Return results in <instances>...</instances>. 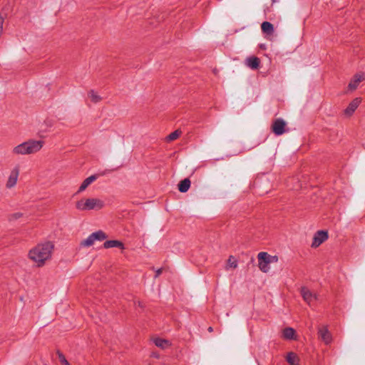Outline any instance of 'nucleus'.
Here are the masks:
<instances>
[{"label": "nucleus", "instance_id": "nucleus-1", "mask_svg": "<svg viewBox=\"0 0 365 365\" xmlns=\"http://www.w3.org/2000/svg\"><path fill=\"white\" fill-rule=\"evenodd\" d=\"M54 250L51 241L38 243L29 252V258L38 267H43L50 260Z\"/></svg>", "mask_w": 365, "mask_h": 365}, {"label": "nucleus", "instance_id": "nucleus-2", "mask_svg": "<svg viewBox=\"0 0 365 365\" xmlns=\"http://www.w3.org/2000/svg\"><path fill=\"white\" fill-rule=\"evenodd\" d=\"M43 145V140L29 139L14 146L11 153L14 156L33 155L39 152Z\"/></svg>", "mask_w": 365, "mask_h": 365}, {"label": "nucleus", "instance_id": "nucleus-3", "mask_svg": "<svg viewBox=\"0 0 365 365\" xmlns=\"http://www.w3.org/2000/svg\"><path fill=\"white\" fill-rule=\"evenodd\" d=\"M105 207V202L97 197H82L75 203V207L80 212L100 210Z\"/></svg>", "mask_w": 365, "mask_h": 365}, {"label": "nucleus", "instance_id": "nucleus-4", "mask_svg": "<svg viewBox=\"0 0 365 365\" xmlns=\"http://www.w3.org/2000/svg\"><path fill=\"white\" fill-rule=\"evenodd\" d=\"M107 238L106 234L102 230L91 234L86 239L81 242V245L83 247H91L96 241H103Z\"/></svg>", "mask_w": 365, "mask_h": 365}, {"label": "nucleus", "instance_id": "nucleus-5", "mask_svg": "<svg viewBox=\"0 0 365 365\" xmlns=\"http://www.w3.org/2000/svg\"><path fill=\"white\" fill-rule=\"evenodd\" d=\"M19 175V168L18 166L14 167L10 172L6 180V187L11 189L16 186Z\"/></svg>", "mask_w": 365, "mask_h": 365}, {"label": "nucleus", "instance_id": "nucleus-6", "mask_svg": "<svg viewBox=\"0 0 365 365\" xmlns=\"http://www.w3.org/2000/svg\"><path fill=\"white\" fill-rule=\"evenodd\" d=\"M258 258V267L259 269L263 272H267L269 269L270 261L268 260L267 252H261L257 255Z\"/></svg>", "mask_w": 365, "mask_h": 365}, {"label": "nucleus", "instance_id": "nucleus-7", "mask_svg": "<svg viewBox=\"0 0 365 365\" xmlns=\"http://www.w3.org/2000/svg\"><path fill=\"white\" fill-rule=\"evenodd\" d=\"M301 295L305 302L311 305V304L317 299V295L315 292H312L306 287H302L300 289Z\"/></svg>", "mask_w": 365, "mask_h": 365}, {"label": "nucleus", "instance_id": "nucleus-8", "mask_svg": "<svg viewBox=\"0 0 365 365\" xmlns=\"http://www.w3.org/2000/svg\"><path fill=\"white\" fill-rule=\"evenodd\" d=\"M328 239V233L327 231L319 230L317 231L313 237V241L312 243V247H318L320 245H322L324 242H325Z\"/></svg>", "mask_w": 365, "mask_h": 365}, {"label": "nucleus", "instance_id": "nucleus-9", "mask_svg": "<svg viewBox=\"0 0 365 365\" xmlns=\"http://www.w3.org/2000/svg\"><path fill=\"white\" fill-rule=\"evenodd\" d=\"M286 123L281 118L276 119L272 125V129L273 133L277 135H282L285 130Z\"/></svg>", "mask_w": 365, "mask_h": 365}, {"label": "nucleus", "instance_id": "nucleus-10", "mask_svg": "<svg viewBox=\"0 0 365 365\" xmlns=\"http://www.w3.org/2000/svg\"><path fill=\"white\" fill-rule=\"evenodd\" d=\"M319 337L326 344H329L331 342L332 338L330 332L329 331L327 327H323L319 329L318 331Z\"/></svg>", "mask_w": 365, "mask_h": 365}, {"label": "nucleus", "instance_id": "nucleus-11", "mask_svg": "<svg viewBox=\"0 0 365 365\" xmlns=\"http://www.w3.org/2000/svg\"><path fill=\"white\" fill-rule=\"evenodd\" d=\"M364 77L361 74H356L353 78L350 81L348 88L352 91L357 88L359 84L363 81Z\"/></svg>", "mask_w": 365, "mask_h": 365}, {"label": "nucleus", "instance_id": "nucleus-12", "mask_svg": "<svg viewBox=\"0 0 365 365\" xmlns=\"http://www.w3.org/2000/svg\"><path fill=\"white\" fill-rule=\"evenodd\" d=\"M245 65L252 70L257 69L259 66L260 61L257 57L250 56L245 59Z\"/></svg>", "mask_w": 365, "mask_h": 365}, {"label": "nucleus", "instance_id": "nucleus-13", "mask_svg": "<svg viewBox=\"0 0 365 365\" xmlns=\"http://www.w3.org/2000/svg\"><path fill=\"white\" fill-rule=\"evenodd\" d=\"M361 103V98H356L354 99L348 106L346 109L345 110V114L347 115H351L355 111V110L358 108Z\"/></svg>", "mask_w": 365, "mask_h": 365}, {"label": "nucleus", "instance_id": "nucleus-14", "mask_svg": "<svg viewBox=\"0 0 365 365\" xmlns=\"http://www.w3.org/2000/svg\"><path fill=\"white\" fill-rule=\"evenodd\" d=\"M153 341L156 346L162 349H165L171 346L170 341L160 337L153 338Z\"/></svg>", "mask_w": 365, "mask_h": 365}, {"label": "nucleus", "instance_id": "nucleus-15", "mask_svg": "<svg viewBox=\"0 0 365 365\" xmlns=\"http://www.w3.org/2000/svg\"><path fill=\"white\" fill-rule=\"evenodd\" d=\"M97 177L96 175H91L88 178H86L81 185H80L77 193H81L83 192L92 182H93L96 180Z\"/></svg>", "mask_w": 365, "mask_h": 365}, {"label": "nucleus", "instance_id": "nucleus-16", "mask_svg": "<svg viewBox=\"0 0 365 365\" xmlns=\"http://www.w3.org/2000/svg\"><path fill=\"white\" fill-rule=\"evenodd\" d=\"M103 247L106 249L112 247H120L121 249H124L123 243L118 240H107L104 242Z\"/></svg>", "mask_w": 365, "mask_h": 365}, {"label": "nucleus", "instance_id": "nucleus-17", "mask_svg": "<svg viewBox=\"0 0 365 365\" xmlns=\"http://www.w3.org/2000/svg\"><path fill=\"white\" fill-rule=\"evenodd\" d=\"M261 29L262 32L267 35H271L274 33L273 25L268 21H264L261 25Z\"/></svg>", "mask_w": 365, "mask_h": 365}, {"label": "nucleus", "instance_id": "nucleus-18", "mask_svg": "<svg viewBox=\"0 0 365 365\" xmlns=\"http://www.w3.org/2000/svg\"><path fill=\"white\" fill-rule=\"evenodd\" d=\"M190 187V180L188 178H185L182 180L178 185V190L181 192H187Z\"/></svg>", "mask_w": 365, "mask_h": 365}, {"label": "nucleus", "instance_id": "nucleus-19", "mask_svg": "<svg viewBox=\"0 0 365 365\" xmlns=\"http://www.w3.org/2000/svg\"><path fill=\"white\" fill-rule=\"evenodd\" d=\"M282 336L285 339H294L295 331L291 327L285 328L282 331Z\"/></svg>", "mask_w": 365, "mask_h": 365}, {"label": "nucleus", "instance_id": "nucleus-20", "mask_svg": "<svg viewBox=\"0 0 365 365\" xmlns=\"http://www.w3.org/2000/svg\"><path fill=\"white\" fill-rule=\"evenodd\" d=\"M286 359L289 365H299V358L296 354L289 352Z\"/></svg>", "mask_w": 365, "mask_h": 365}, {"label": "nucleus", "instance_id": "nucleus-21", "mask_svg": "<svg viewBox=\"0 0 365 365\" xmlns=\"http://www.w3.org/2000/svg\"><path fill=\"white\" fill-rule=\"evenodd\" d=\"M237 267V261L233 256H230L225 267V269H235Z\"/></svg>", "mask_w": 365, "mask_h": 365}, {"label": "nucleus", "instance_id": "nucleus-22", "mask_svg": "<svg viewBox=\"0 0 365 365\" xmlns=\"http://www.w3.org/2000/svg\"><path fill=\"white\" fill-rule=\"evenodd\" d=\"M88 96L90 100L95 103L100 102L102 99L101 97L93 90L88 92Z\"/></svg>", "mask_w": 365, "mask_h": 365}, {"label": "nucleus", "instance_id": "nucleus-23", "mask_svg": "<svg viewBox=\"0 0 365 365\" xmlns=\"http://www.w3.org/2000/svg\"><path fill=\"white\" fill-rule=\"evenodd\" d=\"M181 133H182V132L180 130H176L174 132L169 134L166 137L165 140L167 142H170V141L175 140L181 135Z\"/></svg>", "mask_w": 365, "mask_h": 365}, {"label": "nucleus", "instance_id": "nucleus-24", "mask_svg": "<svg viewBox=\"0 0 365 365\" xmlns=\"http://www.w3.org/2000/svg\"><path fill=\"white\" fill-rule=\"evenodd\" d=\"M59 361L62 365H70L69 362L66 360L64 355L60 352H58Z\"/></svg>", "mask_w": 365, "mask_h": 365}, {"label": "nucleus", "instance_id": "nucleus-25", "mask_svg": "<svg viewBox=\"0 0 365 365\" xmlns=\"http://www.w3.org/2000/svg\"><path fill=\"white\" fill-rule=\"evenodd\" d=\"M22 216V213L16 212L10 215L9 220H15L20 218Z\"/></svg>", "mask_w": 365, "mask_h": 365}, {"label": "nucleus", "instance_id": "nucleus-26", "mask_svg": "<svg viewBox=\"0 0 365 365\" xmlns=\"http://www.w3.org/2000/svg\"><path fill=\"white\" fill-rule=\"evenodd\" d=\"M44 124L46 125L47 128H50L53 125L54 122L53 120L48 118L44 120Z\"/></svg>", "mask_w": 365, "mask_h": 365}, {"label": "nucleus", "instance_id": "nucleus-27", "mask_svg": "<svg viewBox=\"0 0 365 365\" xmlns=\"http://www.w3.org/2000/svg\"><path fill=\"white\" fill-rule=\"evenodd\" d=\"M267 256L269 261H270V263L277 262L278 261V257L277 256H272L267 253Z\"/></svg>", "mask_w": 365, "mask_h": 365}, {"label": "nucleus", "instance_id": "nucleus-28", "mask_svg": "<svg viewBox=\"0 0 365 365\" xmlns=\"http://www.w3.org/2000/svg\"><path fill=\"white\" fill-rule=\"evenodd\" d=\"M151 356L154 357V358H156V359H158V358H160V354L156 353V352H153L151 354Z\"/></svg>", "mask_w": 365, "mask_h": 365}, {"label": "nucleus", "instance_id": "nucleus-29", "mask_svg": "<svg viewBox=\"0 0 365 365\" xmlns=\"http://www.w3.org/2000/svg\"><path fill=\"white\" fill-rule=\"evenodd\" d=\"M207 330L209 332H212L213 331V329L212 327H208Z\"/></svg>", "mask_w": 365, "mask_h": 365}, {"label": "nucleus", "instance_id": "nucleus-30", "mask_svg": "<svg viewBox=\"0 0 365 365\" xmlns=\"http://www.w3.org/2000/svg\"><path fill=\"white\" fill-rule=\"evenodd\" d=\"M160 273H161V270H160V269L158 270V272H157V276H158V275H159Z\"/></svg>", "mask_w": 365, "mask_h": 365}]
</instances>
